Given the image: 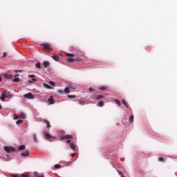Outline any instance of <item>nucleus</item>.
<instances>
[{"label":"nucleus","instance_id":"obj_1","mask_svg":"<svg viewBox=\"0 0 177 177\" xmlns=\"http://www.w3.org/2000/svg\"><path fill=\"white\" fill-rule=\"evenodd\" d=\"M71 139H74V137L70 134L61 136V140H66L68 144L71 143Z\"/></svg>","mask_w":177,"mask_h":177},{"label":"nucleus","instance_id":"obj_2","mask_svg":"<svg viewBox=\"0 0 177 177\" xmlns=\"http://www.w3.org/2000/svg\"><path fill=\"white\" fill-rule=\"evenodd\" d=\"M44 136L47 140H50V142H52L50 139H55L56 137H54L51 136L50 134L48 133L46 131H44Z\"/></svg>","mask_w":177,"mask_h":177},{"label":"nucleus","instance_id":"obj_3","mask_svg":"<svg viewBox=\"0 0 177 177\" xmlns=\"http://www.w3.org/2000/svg\"><path fill=\"white\" fill-rule=\"evenodd\" d=\"M41 46H44V50H46L47 52H50V50H52L50 44L48 43L42 44H41Z\"/></svg>","mask_w":177,"mask_h":177},{"label":"nucleus","instance_id":"obj_4","mask_svg":"<svg viewBox=\"0 0 177 177\" xmlns=\"http://www.w3.org/2000/svg\"><path fill=\"white\" fill-rule=\"evenodd\" d=\"M4 151H6V153H15L16 151V149H15L13 147H3Z\"/></svg>","mask_w":177,"mask_h":177},{"label":"nucleus","instance_id":"obj_5","mask_svg":"<svg viewBox=\"0 0 177 177\" xmlns=\"http://www.w3.org/2000/svg\"><path fill=\"white\" fill-rule=\"evenodd\" d=\"M24 97H25V99H29V100H32L33 99L35 98L34 95H32V93H28L27 94H24Z\"/></svg>","mask_w":177,"mask_h":177},{"label":"nucleus","instance_id":"obj_6","mask_svg":"<svg viewBox=\"0 0 177 177\" xmlns=\"http://www.w3.org/2000/svg\"><path fill=\"white\" fill-rule=\"evenodd\" d=\"M29 154H30V151L28 150H26L22 153H21V156H22V157H28Z\"/></svg>","mask_w":177,"mask_h":177},{"label":"nucleus","instance_id":"obj_7","mask_svg":"<svg viewBox=\"0 0 177 177\" xmlns=\"http://www.w3.org/2000/svg\"><path fill=\"white\" fill-rule=\"evenodd\" d=\"M93 100H100V99H104V95H97V96H95L93 98Z\"/></svg>","mask_w":177,"mask_h":177},{"label":"nucleus","instance_id":"obj_8","mask_svg":"<svg viewBox=\"0 0 177 177\" xmlns=\"http://www.w3.org/2000/svg\"><path fill=\"white\" fill-rule=\"evenodd\" d=\"M6 97L8 99H12V97H13V95H12L10 91H6Z\"/></svg>","mask_w":177,"mask_h":177},{"label":"nucleus","instance_id":"obj_9","mask_svg":"<svg viewBox=\"0 0 177 177\" xmlns=\"http://www.w3.org/2000/svg\"><path fill=\"white\" fill-rule=\"evenodd\" d=\"M99 89L100 91H107V89H109V87L107 86H102L99 87Z\"/></svg>","mask_w":177,"mask_h":177},{"label":"nucleus","instance_id":"obj_10","mask_svg":"<svg viewBox=\"0 0 177 177\" xmlns=\"http://www.w3.org/2000/svg\"><path fill=\"white\" fill-rule=\"evenodd\" d=\"M80 59H73V58H68L67 59V62H68L69 63H71V62H79Z\"/></svg>","mask_w":177,"mask_h":177},{"label":"nucleus","instance_id":"obj_11","mask_svg":"<svg viewBox=\"0 0 177 177\" xmlns=\"http://www.w3.org/2000/svg\"><path fill=\"white\" fill-rule=\"evenodd\" d=\"M43 64L46 68H48V67H49V66H50V63H49V62H48V61L44 62L43 63Z\"/></svg>","mask_w":177,"mask_h":177},{"label":"nucleus","instance_id":"obj_12","mask_svg":"<svg viewBox=\"0 0 177 177\" xmlns=\"http://www.w3.org/2000/svg\"><path fill=\"white\" fill-rule=\"evenodd\" d=\"M44 121L45 124H46L48 129H49V128H50V127H51L50 122H49V121H48L46 120H44Z\"/></svg>","mask_w":177,"mask_h":177},{"label":"nucleus","instance_id":"obj_13","mask_svg":"<svg viewBox=\"0 0 177 177\" xmlns=\"http://www.w3.org/2000/svg\"><path fill=\"white\" fill-rule=\"evenodd\" d=\"M4 78H6V80H10L12 78V75L5 74Z\"/></svg>","mask_w":177,"mask_h":177},{"label":"nucleus","instance_id":"obj_14","mask_svg":"<svg viewBox=\"0 0 177 177\" xmlns=\"http://www.w3.org/2000/svg\"><path fill=\"white\" fill-rule=\"evenodd\" d=\"M48 103L49 104H55V100L52 99V97H50V98L48 99Z\"/></svg>","mask_w":177,"mask_h":177},{"label":"nucleus","instance_id":"obj_15","mask_svg":"<svg viewBox=\"0 0 177 177\" xmlns=\"http://www.w3.org/2000/svg\"><path fill=\"white\" fill-rule=\"evenodd\" d=\"M52 58L53 59V60H55V62H59V56H57V55H53Z\"/></svg>","mask_w":177,"mask_h":177},{"label":"nucleus","instance_id":"obj_16","mask_svg":"<svg viewBox=\"0 0 177 177\" xmlns=\"http://www.w3.org/2000/svg\"><path fill=\"white\" fill-rule=\"evenodd\" d=\"M70 147L72 150H75V149H76L75 145H74V143H71Z\"/></svg>","mask_w":177,"mask_h":177},{"label":"nucleus","instance_id":"obj_17","mask_svg":"<svg viewBox=\"0 0 177 177\" xmlns=\"http://www.w3.org/2000/svg\"><path fill=\"white\" fill-rule=\"evenodd\" d=\"M70 89H71V87H66L65 89H64V93H70Z\"/></svg>","mask_w":177,"mask_h":177},{"label":"nucleus","instance_id":"obj_18","mask_svg":"<svg viewBox=\"0 0 177 177\" xmlns=\"http://www.w3.org/2000/svg\"><path fill=\"white\" fill-rule=\"evenodd\" d=\"M97 106H99V107H103V106H104V102H103V101H100L98 102Z\"/></svg>","mask_w":177,"mask_h":177},{"label":"nucleus","instance_id":"obj_19","mask_svg":"<svg viewBox=\"0 0 177 177\" xmlns=\"http://www.w3.org/2000/svg\"><path fill=\"white\" fill-rule=\"evenodd\" d=\"M24 149H26V145H20L19 147H18V149L19 151H21V150H24Z\"/></svg>","mask_w":177,"mask_h":177},{"label":"nucleus","instance_id":"obj_20","mask_svg":"<svg viewBox=\"0 0 177 177\" xmlns=\"http://www.w3.org/2000/svg\"><path fill=\"white\" fill-rule=\"evenodd\" d=\"M66 56H68V57H74V54H71V53H65Z\"/></svg>","mask_w":177,"mask_h":177},{"label":"nucleus","instance_id":"obj_21","mask_svg":"<svg viewBox=\"0 0 177 177\" xmlns=\"http://www.w3.org/2000/svg\"><path fill=\"white\" fill-rule=\"evenodd\" d=\"M79 104L81 106H84V104H86V102L84 100L79 101Z\"/></svg>","mask_w":177,"mask_h":177},{"label":"nucleus","instance_id":"obj_22","mask_svg":"<svg viewBox=\"0 0 177 177\" xmlns=\"http://www.w3.org/2000/svg\"><path fill=\"white\" fill-rule=\"evenodd\" d=\"M33 140L36 143L38 142V139L37 138V134H33Z\"/></svg>","mask_w":177,"mask_h":177},{"label":"nucleus","instance_id":"obj_23","mask_svg":"<svg viewBox=\"0 0 177 177\" xmlns=\"http://www.w3.org/2000/svg\"><path fill=\"white\" fill-rule=\"evenodd\" d=\"M54 168H55V169H59L62 168V165H55L54 166Z\"/></svg>","mask_w":177,"mask_h":177},{"label":"nucleus","instance_id":"obj_24","mask_svg":"<svg viewBox=\"0 0 177 177\" xmlns=\"http://www.w3.org/2000/svg\"><path fill=\"white\" fill-rule=\"evenodd\" d=\"M44 86L47 88V89H52V86H50V85L48 84H44Z\"/></svg>","mask_w":177,"mask_h":177},{"label":"nucleus","instance_id":"obj_25","mask_svg":"<svg viewBox=\"0 0 177 177\" xmlns=\"http://www.w3.org/2000/svg\"><path fill=\"white\" fill-rule=\"evenodd\" d=\"M114 102L118 104V106H121V102L118 100H114Z\"/></svg>","mask_w":177,"mask_h":177},{"label":"nucleus","instance_id":"obj_26","mask_svg":"<svg viewBox=\"0 0 177 177\" xmlns=\"http://www.w3.org/2000/svg\"><path fill=\"white\" fill-rule=\"evenodd\" d=\"M35 66H36L37 68H41V64H40V62L36 63Z\"/></svg>","mask_w":177,"mask_h":177},{"label":"nucleus","instance_id":"obj_27","mask_svg":"<svg viewBox=\"0 0 177 177\" xmlns=\"http://www.w3.org/2000/svg\"><path fill=\"white\" fill-rule=\"evenodd\" d=\"M17 125H20V124H23V120H19L16 122Z\"/></svg>","mask_w":177,"mask_h":177},{"label":"nucleus","instance_id":"obj_28","mask_svg":"<svg viewBox=\"0 0 177 177\" xmlns=\"http://www.w3.org/2000/svg\"><path fill=\"white\" fill-rule=\"evenodd\" d=\"M129 122H131V124H132V122H133V115L130 117Z\"/></svg>","mask_w":177,"mask_h":177},{"label":"nucleus","instance_id":"obj_29","mask_svg":"<svg viewBox=\"0 0 177 177\" xmlns=\"http://www.w3.org/2000/svg\"><path fill=\"white\" fill-rule=\"evenodd\" d=\"M33 175L36 177H39L40 176L39 173V172H37V171H35L33 173Z\"/></svg>","mask_w":177,"mask_h":177},{"label":"nucleus","instance_id":"obj_30","mask_svg":"<svg viewBox=\"0 0 177 177\" xmlns=\"http://www.w3.org/2000/svg\"><path fill=\"white\" fill-rule=\"evenodd\" d=\"M67 97H68L69 99H74V98L77 97V96H75V95H67Z\"/></svg>","mask_w":177,"mask_h":177},{"label":"nucleus","instance_id":"obj_31","mask_svg":"<svg viewBox=\"0 0 177 177\" xmlns=\"http://www.w3.org/2000/svg\"><path fill=\"white\" fill-rule=\"evenodd\" d=\"M14 82H19V81H20V79L19 77H15L14 80H13Z\"/></svg>","mask_w":177,"mask_h":177},{"label":"nucleus","instance_id":"obj_32","mask_svg":"<svg viewBox=\"0 0 177 177\" xmlns=\"http://www.w3.org/2000/svg\"><path fill=\"white\" fill-rule=\"evenodd\" d=\"M1 97H6V92L4 93L3 91H1Z\"/></svg>","mask_w":177,"mask_h":177},{"label":"nucleus","instance_id":"obj_33","mask_svg":"<svg viewBox=\"0 0 177 177\" xmlns=\"http://www.w3.org/2000/svg\"><path fill=\"white\" fill-rule=\"evenodd\" d=\"M122 102L123 104H124L125 107H128V104L127 103V102H125V100H122Z\"/></svg>","mask_w":177,"mask_h":177},{"label":"nucleus","instance_id":"obj_34","mask_svg":"<svg viewBox=\"0 0 177 177\" xmlns=\"http://www.w3.org/2000/svg\"><path fill=\"white\" fill-rule=\"evenodd\" d=\"M21 118H24V119H26V113H21Z\"/></svg>","mask_w":177,"mask_h":177},{"label":"nucleus","instance_id":"obj_35","mask_svg":"<svg viewBox=\"0 0 177 177\" xmlns=\"http://www.w3.org/2000/svg\"><path fill=\"white\" fill-rule=\"evenodd\" d=\"M37 81V79H32V80H28L29 84H32V82Z\"/></svg>","mask_w":177,"mask_h":177},{"label":"nucleus","instance_id":"obj_36","mask_svg":"<svg viewBox=\"0 0 177 177\" xmlns=\"http://www.w3.org/2000/svg\"><path fill=\"white\" fill-rule=\"evenodd\" d=\"M49 84L52 85V86H55V85H56V84H55V82H53L52 81L49 82Z\"/></svg>","mask_w":177,"mask_h":177},{"label":"nucleus","instance_id":"obj_37","mask_svg":"<svg viewBox=\"0 0 177 177\" xmlns=\"http://www.w3.org/2000/svg\"><path fill=\"white\" fill-rule=\"evenodd\" d=\"M19 177H30V176L28 174H21Z\"/></svg>","mask_w":177,"mask_h":177},{"label":"nucleus","instance_id":"obj_38","mask_svg":"<svg viewBox=\"0 0 177 177\" xmlns=\"http://www.w3.org/2000/svg\"><path fill=\"white\" fill-rule=\"evenodd\" d=\"M158 161L164 162V158H159Z\"/></svg>","mask_w":177,"mask_h":177},{"label":"nucleus","instance_id":"obj_39","mask_svg":"<svg viewBox=\"0 0 177 177\" xmlns=\"http://www.w3.org/2000/svg\"><path fill=\"white\" fill-rule=\"evenodd\" d=\"M118 174H119L120 175V176H123L124 175L122 174V172L120 170L118 171Z\"/></svg>","mask_w":177,"mask_h":177},{"label":"nucleus","instance_id":"obj_40","mask_svg":"<svg viewBox=\"0 0 177 177\" xmlns=\"http://www.w3.org/2000/svg\"><path fill=\"white\" fill-rule=\"evenodd\" d=\"M28 77L29 78H35V76L34 75H29Z\"/></svg>","mask_w":177,"mask_h":177},{"label":"nucleus","instance_id":"obj_41","mask_svg":"<svg viewBox=\"0 0 177 177\" xmlns=\"http://www.w3.org/2000/svg\"><path fill=\"white\" fill-rule=\"evenodd\" d=\"M89 92H93L95 90L93 88H88Z\"/></svg>","mask_w":177,"mask_h":177},{"label":"nucleus","instance_id":"obj_42","mask_svg":"<svg viewBox=\"0 0 177 177\" xmlns=\"http://www.w3.org/2000/svg\"><path fill=\"white\" fill-rule=\"evenodd\" d=\"M0 99L2 102H5V97H1Z\"/></svg>","mask_w":177,"mask_h":177},{"label":"nucleus","instance_id":"obj_43","mask_svg":"<svg viewBox=\"0 0 177 177\" xmlns=\"http://www.w3.org/2000/svg\"><path fill=\"white\" fill-rule=\"evenodd\" d=\"M8 56V53H3V57H6Z\"/></svg>","mask_w":177,"mask_h":177},{"label":"nucleus","instance_id":"obj_44","mask_svg":"<svg viewBox=\"0 0 177 177\" xmlns=\"http://www.w3.org/2000/svg\"><path fill=\"white\" fill-rule=\"evenodd\" d=\"M15 73H23V71L17 70V71H15Z\"/></svg>","mask_w":177,"mask_h":177},{"label":"nucleus","instance_id":"obj_45","mask_svg":"<svg viewBox=\"0 0 177 177\" xmlns=\"http://www.w3.org/2000/svg\"><path fill=\"white\" fill-rule=\"evenodd\" d=\"M12 177H20V176L19 175H17V174H13L12 176Z\"/></svg>","mask_w":177,"mask_h":177},{"label":"nucleus","instance_id":"obj_46","mask_svg":"<svg viewBox=\"0 0 177 177\" xmlns=\"http://www.w3.org/2000/svg\"><path fill=\"white\" fill-rule=\"evenodd\" d=\"M71 157H75V153H71Z\"/></svg>","mask_w":177,"mask_h":177},{"label":"nucleus","instance_id":"obj_47","mask_svg":"<svg viewBox=\"0 0 177 177\" xmlns=\"http://www.w3.org/2000/svg\"><path fill=\"white\" fill-rule=\"evenodd\" d=\"M14 118H15V120H17V118H19V116L15 115V117Z\"/></svg>","mask_w":177,"mask_h":177},{"label":"nucleus","instance_id":"obj_48","mask_svg":"<svg viewBox=\"0 0 177 177\" xmlns=\"http://www.w3.org/2000/svg\"><path fill=\"white\" fill-rule=\"evenodd\" d=\"M58 93H62V90H59V91H58Z\"/></svg>","mask_w":177,"mask_h":177},{"label":"nucleus","instance_id":"obj_49","mask_svg":"<svg viewBox=\"0 0 177 177\" xmlns=\"http://www.w3.org/2000/svg\"><path fill=\"white\" fill-rule=\"evenodd\" d=\"M39 177H45V176H44V174H41V175L39 176Z\"/></svg>","mask_w":177,"mask_h":177},{"label":"nucleus","instance_id":"obj_50","mask_svg":"<svg viewBox=\"0 0 177 177\" xmlns=\"http://www.w3.org/2000/svg\"><path fill=\"white\" fill-rule=\"evenodd\" d=\"M2 82V77L0 76V82Z\"/></svg>","mask_w":177,"mask_h":177},{"label":"nucleus","instance_id":"obj_51","mask_svg":"<svg viewBox=\"0 0 177 177\" xmlns=\"http://www.w3.org/2000/svg\"><path fill=\"white\" fill-rule=\"evenodd\" d=\"M15 77H19V75H16Z\"/></svg>","mask_w":177,"mask_h":177}]
</instances>
